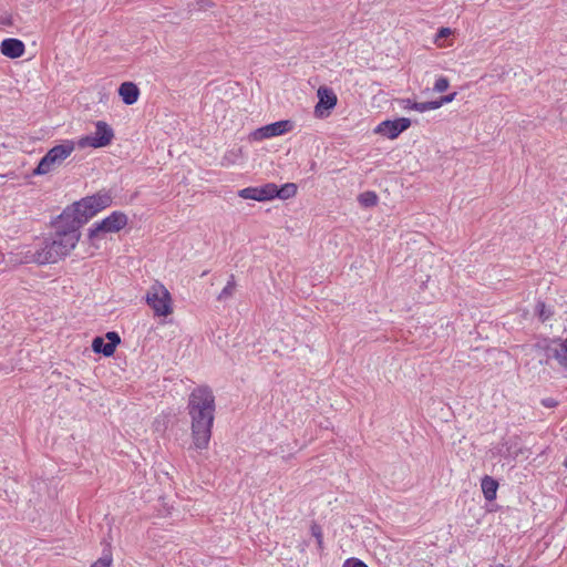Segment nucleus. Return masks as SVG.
<instances>
[{
	"label": "nucleus",
	"mask_w": 567,
	"mask_h": 567,
	"mask_svg": "<svg viewBox=\"0 0 567 567\" xmlns=\"http://www.w3.org/2000/svg\"><path fill=\"white\" fill-rule=\"evenodd\" d=\"M80 227L71 220H61L55 224V233L43 241V246L34 251L28 250L23 258L24 262L39 265L54 264L68 256L76 246L80 239Z\"/></svg>",
	"instance_id": "nucleus-2"
},
{
	"label": "nucleus",
	"mask_w": 567,
	"mask_h": 567,
	"mask_svg": "<svg viewBox=\"0 0 567 567\" xmlns=\"http://www.w3.org/2000/svg\"><path fill=\"white\" fill-rule=\"evenodd\" d=\"M548 358L555 359L560 369L567 373V338L564 341L554 342L547 348Z\"/></svg>",
	"instance_id": "nucleus-12"
},
{
	"label": "nucleus",
	"mask_w": 567,
	"mask_h": 567,
	"mask_svg": "<svg viewBox=\"0 0 567 567\" xmlns=\"http://www.w3.org/2000/svg\"><path fill=\"white\" fill-rule=\"evenodd\" d=\"M24 49V43L21 40L13 38L3 40L0 45L1 53L11 59L22 56Z\"/></svg>",
	"instance_id": "nucleus-13"
},
{
	"label": "nucleus",
	"mask_w": 567,
	"mask_h": 567,
	"mask_svg": "<svg viewBox=\"0 0 567 567\" xmlns=\"http://www.w3.org/2000/svg\"><path fill=\"white\" fill-rule=\"evenodd\" d=\"M564 466L567 467V458L564 462Z\"/></svg>",
	"instance_id": "nucleus-31"
},
{
	"label": "nucleus",
	"mask_w": 567,
	"mask_h": 567,
	"mask_svg": "<svg viewBox=\"0 0 567 567\" xmlns=\"http://www.w3.org/2000/svg\"><path fill=\"white\" fill-rule=\"evenodd\" d=\"M275 193V184L269 183L261 187H247L240 189L238 195L244 199H254L258 202L272 199Z\"/></svg>",
	"instance_id": "nucleus-11"
},
{
	"label": "nucleus",
	"mask_w": 567,
	"mask_h": 567,
	"mask_svg": "<svg viewBox=\"0 0 567 567\" xmlns=\"http://www.w3.org/2000/svg\"><path fill=\"white\" fill-rule=\"evenodd\" d=\"M292 130L290 121H278L262 127H259L249 134V140L260 142L266 138L275 137L288 133Z\"/></svg>",
	"instance_id": "nucleus-8"
},
{
	"label": "nucleus",
	"mask_w": 567,
	"mask_h": 567,
	"mask_svg": "<svg viewBox=\"0 0 567 567\" xmlns=\"http://www.w3.org/2000/svg\"><path fill=\"white\" fill-rule=\"evenodd\" d=\"M359 203L364 207L375 206L378 203V196L373 192H364L359 195Z\"/></svg>",
	"instance_id": "nucleus-19"
},
{
	"label": "nucleus",
	"mask_w": 567,
	"mask_h": 567,
	"mask_svg": "<svg viewBox=\"0 0 567 567\" xmlns=\"http://www.w3.org/2000/svg\"><path fill=\"white\" fill-rule=\"evenodd\" d=\"M235 289H236V282H235L234 276H231L230 279L228 280L227 285L224 287V289L218 295L217 299L219 301H225V300L231 298L235 292Z\"/></svg>",
	"instance_id": "nucleus-18"
},
{
	"label": "nucleus",
	"mask_w": 567,
	"mask_h": 567,
	"mask_svg": "<svg viewBox=\"0 0 567 567\" xmlns=\"http://www.w3.org/2000/svg\"><path fill=\"white\" fill-rule=\"evenodd\" d=\"M112 557L110 555L99 558L91 567H110Z\"/></svg>",
	"instance_id": "nucleus-22"
},
{
	"label": "nucleus",
	"mask_w": 567,
	"mask_h": 567,
	"mask_svg": "<svg viewBox=\"0 0 567 567\" xmlns=\"http://www.w3.org/2000/svg\"><path fill=\"white\" fill-rule=\"evenodd\" d=\"M312 535L317 538L318 545L321 547L322 545V534L318 526L312 527Z\"/></svg>",
	"instance_id": "nucleus-27"
},
{
	"label": "nucleus",
	"mask_w": 567,
	"mask_h": 567,
	"mask_svg": "<svg viewBox=\"0 0 567 567\" xmlns=\"http://www.w3.org/2000/svg\"><path fill=\"white\" fill-rule=\"evenodd\" d=\"M275 193L272 194V198L279 197L281 199H288L296 195L297 186L293 183L285 184L282 187L278 188L275 184Z\"/></svg>",
	"instance_id": "nucleus-17"
},
{
	"label": "nucleus",
	"mask_w": 567,
	"mask_h": 567,
	"mask_svg": "<svg viewBox=\"0 0 567 567\" xmlns=\"http://www.w3.org/2000/svg\"><path fill=\"white\" fill-rule=\"evenodd\" d=\"M127 224V217L120 212L112 213L109 217L100 223H95L90 229V239L94 240L100 238L103 234L117 233Z\"/></svg>",
	"instance_id": "nucleus-7"
},
{
	"label": "nucleus",
	"mask_w": 567,
	"mask_h": 567,
	"mask_svg": "<svg viewBox=\"0 0 567 567\" xmlns=\"http://www.w3.org/2000/svg\"><path fill=\"white\" fill-rule=\"evenodd\" d=\"M411 125L410 118L401 117L394 121H384L378 125L375 133L389 138H395L400 133L408 130Z\"/></svg>",
	"instance_id": "nucleus-10"
},
{
	"label": "nucleus",
	"mask_w": 567,
	"mask_h": 567,
	"mask_svg": "<svg viewBox=\"0 0 567 567\" xmlns=\"http://www.w3.org/2000/svg\"><path fill=\"white\" fill-rule=\"evenodd\" d=\"M92 349L96 353H103L105 357H111L115 348L112 347L109 342H104V339L101 337H96L92 341Z\"/></svg>",
	"instance_id": "nucleus-16"
},
{
	"label": "nucleus",
	"mask_w": 567,
	"mask_h": 567,
	"mask_svg": "<svg viewBox=\"0 0 567 567\" xmlns=\"http://www.w3.org/2000/svg\"><path fill=\"white\" fill-rule=\"evenodd\" d=\"M76 143L72 140H64L61 144L50 148L41 158L37 168L33 171L35 175L49 174L61 167L64 161L75 151Z\"/></svg>",
	"instance_id": "nucleus-4"
},
{
	"label": "nucleus",
	"mask_w": 567,
	"mask_h": 567,
	"mask_svg": "<svg viewBox=\"0 0 567 567\" xmlns=\"http://www.w3.org/2000/svg\"><path fill=\"white\" fill-rule=\"evenodd\" d=\"M105 338L109 340V343L112 344V347L114 348H116V346L121 342L120 336L114 331L107 332L105 334Z\"/></svg>",
	"instance_id": "nucleus-23"
},
{
	"label": "nucleus",
	"mask_w": 567,
	"mask_h": 567,
	"mask_svg": "<svg viewBox=\"0 0 567 567\" xmlns=\"http://www.w3.org/2000/svg\"><path fill=\"white\" fill-rule=\"evenodd\" d=\"M536 312L542 322H547L554 316V311L546 307L544 302H538L536 306Z\"/></svg>",
	"instance_id": "nucleus-20"
},
{
	"label": "nucleus",
	"mask_w": 567,
	"mask_h": 567,
	"mask_svg": "<svg viewBox=\"0 0 567 567\" xmlns=\"http://www.w3.org/2000/svg\"><path fill=\"white\" fill-rule=\"evenodd\" d=\"M442 106L441 100L427 102V110H436Z\"/></svg>",
	"instance_id": "nucleus-29"
},
{
	"label": "nucleus",
	"mask_w": 567,
	"mask_h": 567,
	"mask_svg": "<svg viewBox=\"0 0 567 567\" xmlns=\"http://www.w3.org/2000/svg\"><path fill=\"white\" fill-rule=\"evenodd\" d=\"M456 96V92L440 97L442 105L452 102Z\"/></svg>",
	"instance_id": "nucleus-28"
},
{
	"label": "nucleus",
	"mask_w": 567,
	"mask_h": 567,
	"mask_svg": "<svg viewBox=\"0 0 567 567\" xmlns=\"http://www.w3.org/2000/svg\"><path fill=\"white\" fill-rule=\"evenodd\" d=\"M118 94L125 104L132 105L137 101L140 96V90L135 83L124 82L118 87Z\"/></svg>",
	"instance_id": "nucleus-14"
},
{
	"label": "nucleus",
	"mask_w": 567,
	"mask_h": 567,
	"mask_svg": "<svg viewBox=\"0 0 567 567\" xmlns=\"http://www.w3.org/2000/svg\"><path fill=\"white\" fill-rule=\"evenodd\" d=\"M113 138V128L106 122L99 121L95 124V132L91 135L82 136L76 144L81 148H100L110 145Z\"/></svg>",
	"instance_id": "nucleus-6"
},
{
	"label": "nucleus",
	"mask_w": 567,
	"mask_h": 567,
	"mask_svg": "<svg viewBox=\"0 0 567 567\" xmlns=\"http://www.w3.org/2000/svg\"><path fill=\"white\" fill-rule=\"evenodd\" d=\"M215 409V395L208 386H198L189 394L187 412L190 417L193 444L198 450L208 447Z\"/></svg>",
	"instance_id": "nucleus-1"
},
{
	"label": "nucleus",
	"mask_w": 567,
	"mask_h": 567,
	"mask_svg": "<svg viewBox=\"0 0 567 567\" xmlns=\"http://www.w3.org/2000/svg\"><path fill=\"white\" fill-rule=\"evenodd\" d=\"M481 487L487 501H494L496 498L498 483L493 477L485 476L482 480Z\"/></svg>",
	"instance_id": "nucleus-15"
},
{
	"label": "nucleus",
	"mask_w": 567,
	"mask_h": 567,
	"mask_svg": "<svg viewBox=\"0 0 567 567\" xmlns=\"http://www.w3.org/2000/svg\"><path fill=\"white\" fill-rule=\"evenodd\" d=\"M452 34V30L450 28H441L437 32L435 42L437 43L440 39L447 38Z\"/></svg>",
	"instance_id": "nucleus-25"
},
{
	"label": "nucleus",
	"mask_w": 567,
	"mask_h": 567,
	"mask_svg": "<svg viewBox=\"0 0 567 567\" xmlns=\"http://www.w3.org/2000/svg\"><path fill=\"white\" fill-rule=\"evenodd\" d=\"M343 567H368L363 561L359 559H348Z\"/></svg>",
	"instance_id": "nucleus-24"
},
{
	"label": "nucleus",
	"mask_w": 567,
	"mask_h": 567,
	"mask_svg": "<svg viewBox=\"0 0 567 567\" xmlns=\"http://www.w3.org/2000/svg\"><path fill=\"white\" fill-rule=\"evenodd\" d=\"M111 203L112 197L109 193L100 192L65 208L61 214V220H71L75 226L81 227L100 210L109 207Z\"/></svg>",
	"instance_id": "nucleus-3"
},
{
	"label": "nucleus",
	"mask_w": 567,
	"mask_h": 567,
	"mask_svg": "<svg viewBox=\"0 0 567 567\" xmlns=\"http://www.w3.org/2000/svg\"><path fill=\"white\" fill-rule=\"evenodd\" d=\"M450 85V82L446 78H439L436 81H435V84H434V91L435 92H439V93H442L444 91L447 90Z\"/></svg>",
	"instance_id": "nucleus-21"
},
{
	"label": "nucleus",
	"mask_w": 567,
	"mask_h": 567,
	"mask_svg": "<svg viewBox=\"0 0 567 567\" xmlns=\"http://www.w3.org/2000/svg\"><path fill=\"white\" fill-rule=\"evenodd\" d=\"M402 103H403V109L411 110V104H413L414 102H412L411 100L406 99V100H402Z\"/></svg>",
	"instance_id": "nucleus-30"
},
{
	"label": "nucleus",
	"mask_w": 567,
	"mask_h": 567,
	"mask_svg": "<svg viewBox=\"0 0 567 567\" xmlns=\"http://www.w3.org/2000/svg\"><path fill=\"white\" fill-rule=\"evenodd\" d=\"M145 300L157 317H167L173 313L172 296L166 287L157 281L147 290Z\"/></svg>",
	"instance_id": "nucleus-5"
},
{
	"label": "nucleus",
	"mask_w": 567,
	"mask_h": 567,
	"mask_svg": "<svg viewBox=\"0 0 567 567\" xmlns=\"http://www.w3.org/2000/svg\"><path fill=\"white\" fill-rule=\"evenodd\" d=\"M318 103L315 106V115L319 118L327 117L337 105V94L327 86H320L317 91Z\"/></svg>",
	"instance_id": "nucleus-9"
},
{
	"label": "nucleus",
	"mask_w": 567,
	"mask_h": 567,
	"mask_svg": "<svg viewBox=\"0 0 567 567\" xmlns=\"http://www.w3.org/2000/svg\"><path fill=\"white\" fill-rule=\"evenodd\" d=\"M411 110H415V111L421 112V113L422 112H426V111H429L427 110V102H422V103L415 102V103L411 104Z\"/></svg>",
	"instance_id": "nucleus-26"
}]
</instances>
